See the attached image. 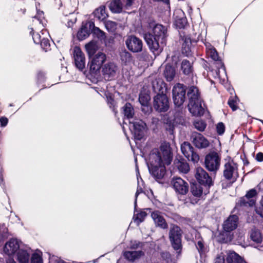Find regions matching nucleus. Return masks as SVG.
<instances>
[{
  "label": "nucleus",
  "instance_id": "c85d7f7f",
  "mask_svg": "<svg viewBox=\"0 0 263 263\" xmlns=\"http://www.w3.org/2000/svg\"><path fill=\"white\" fill-rule=\"evenodd\" d=\"M173 17L176 27L179 29L184 28L187 24V20L184 16L183 12L181 10H177L174 12Z\"/></svg>",
  "mask_w": 263,
  "mask_h": 263
},
{
  "label": "nucleus",
  "instance_id": "e2e57ef3",
  "mask_svg": "<svg viewBox=\"0 0 263 263\" xmlns=\"http://www.w3.org/2000/svg\"><path fill=\"white\" fill-rule=\"evenodd\" d=\"M3 172V168L2 166L0 165V176L2 175Z\"/></svg>",
  "mask_w": 263,
  "mask_h": 263
},
{
  "label": "nucleus",
  "instance_id": "39448f33",
  "mask_svg": "<svg viewBox=\"0 0 263 263\" xmlns=\"http://www.w3.org/2000/svg\"><path fill=\"white\" fill-rule=\"evenodd\" d=\"M238 217L235 215H230L223 222V232L221 234L224 236L223 242H228L233 239V234L231 232L235 230L238 226Z\"/></svg>",
  "mask_w": 263,
  "mask_h": 263
},
{
  "label": "nucleus",
  "instance_id": "423d86ee",
  "mask_svg": "<svg viewBox=\"0 0 263 263\" xmlns=\"http://www.w3.org/2000/svg\"><path fill=\"white\" fill-rule=\"evenodd\" d=\"M221 158L217 152H211L204 159V166L210 172L215 173L219 168Z\"/></svg>",
  "mask_w": 263,
  "mask_h": 263
},
{
  "label": "nucleus",
  "instance_id": "9b49d317",
  "mask_svg": "<svg viewBox=\"0 0 263 263\" xmlns=\"http://www.w3.org/2000/svg\"><path fill=\"white\" fill-rule=\"evenodd\" d=\"M153 106L158 112H165L170 107V102L166 95L163 93H158L154 98Z\"/></svg>",
  "mask_w": 263,
  "mask_h": 263
},
{
  "label": "nucleus",
  "instance_id": "052dcab7",
  "mask_svg": "<svg viewBox=\"0 0 263 263\" xmlns=\"http://www.w3.org/2000/svg\"><path fill=\"white\" fill-rule=\"evenodd\" d=\"M134 0H127L126 3V7L127 8L130 7L133 4Z\"/></svg>",
  "mask_w": 263,
  "mask_h": 263
},
{
  "label": "nucleus",
  "instance_id": "0e129e2a",
  "mask_svg": "<svg viewBox=\"0 0 263 263\" xmlns=\"http://www.w3.org/2000/svg\"><path fill=\"white\" fill-rule=\"evenodd\" d=\"M100 33L102 34V35H104V33H103V32L100 31Z\"/></svg>",
  "mask_w": 263,
  "mask_h": 263
},
{
  "label": "nucleus",
  "instance_id": "f3484780",
  "mask_svg": "<svg viewBox=\"0 0 263 263\" xmlns=\"http://www.w3.org/2000/svg\"><path fill=\"white\" fill-rule=\"evenodd\" d=\"M118 70V68L116 64L109 62L103 66L102 71L105 79L110 81L116 78Z\"/></svg>",
  "mask_w": 263,
  "mask_h": 263
},
{
  "label": "nucleus",
  "instance_id": "58836bf2",
  "mask_svg": "<svg viewBox=\"0 0 263 263\" xmlns=\"http://www.w3.org/2000/svg\"><path fill=\"white\" fill-rule=\"evenodd\" d=\"M146 215V213L143 211H141L140 213H138L137 214L135 213L133 217L134 222L136 223L137 225H139L140 223L144 221Z\"/></svg>",
  "mask_w": 263,
  "mask_h": 263
},
{
  "label": "nucleus",
  "instance_id": "f257e3e1",
  "mask_svg": "<svg viewBox=\"0 0 263 263\" xmlns=\"http://www.w3.org/2000/svg\"><path fill=\"white\" fill-rule=\"evenodd\" d=\"M161 153L157 150L150 153L148 167L150 173L157 179H161L165 174V165H170L172 161V154L169 143L163 142L160 146Z\"/></svg>",
  "mask_w": 263,
  "mask_h": 263
},
{
  "label": "nucleus",
  "instance_id": "603ef678",
  "mask_svg": "<svg viewBox=\"0 0 263 263\" xmlns=\"http://www.w3.org/2000/svg\"><path fill=\"white\" fill-rule=\"evenodd\" d=\"M216 130L218 135H222L225 131V126L222 122L218 123L216 125Z\"/></svg>",
  "mask_w": 263,
  "mask_h": 263
},
{
  "label": "nucleus",
  "instance_id": "72a5a7b5",
  "mask_svg": "<svg viewBox=\"0 0 263 263\" xmlns=\"http://www.w3.org/2000/svg\"><path fill=\"white\" fill-rule=\"evenodd\" d=\"M175 164L179 171L182 173L186 174L190 170L189 164L183 160H175Z\"/></svg>",
  "mask_w": 263,
  "mask_h": 263
},
{
  "label": "nucleus",
  "instance_id": "338daca9",
  "mask_svg": "<svg viewBox=\"0 0 263 263\" xmlns=\"http://www.w3.org/2000/svg\"><path fill=\"white\" fill-rule=\"evenodd\" d=\"M135 161L136 162H137V158L135 159Z\"/></svg>",
  "mask_w": 263,
  "mask_h": 263
},
{
  "label": "nucleus",
  "instance_id": "cd10ccee",
  "mask_svg": "<svg viewBox=\"0 0 263 263\" xmlns=\"http://www.w3.org/2000/svg\"><path fill=\"white\" fill-rule=\"evenodd\" d=\"M94 27L93 22H89L83 24L80 30L78 32L77 37L79 40L82 41L87 37Z\"/></svg>",
  "mask_w": 263,
  "mask_h": 263
},
{
  "label": "nucleus",
  "instance_id": "473e14b6",
  "mask_svg": "<svg viewBox=\"0 0 263 263\" xmlns=\"http://www.w3.org/2000/svg\"><path fill=\"white\" fill-rule=\"evenodd\" d=\"M109 8L113 13H120L123 8L121 0H112L109 4Z\"/></svg>",
  "mask_w": 263,
  "mask_h": 263
},
{
  "label": "nucleus",
  "instance_id": "4be33fe9",
  "mask_svg": "<svg viewBox=\"0 0 263 263\" xmlns=\"http://www.w3.org/2000/svg\"><path fill=\"white\" fill-rule=\"evenodd\" d=\"M180 37L182 42V53L186 56H189L191 51V45L193 41H192L190 36L186 34L185 31L179 32Z\"/></svg>",
  "mask_w": 263,
  "mask_h": 263
},
{
  "label": "nucleus",
  "instance_id": "7ed1b4c3",
  "mask_svg": "<svg viewBox=\"0 0 263 263\" xmlns=\"http://www.w3.org/2000/svg\"><path fill=\"white\" fill-rule=\"evenodd\" d=\"M187 96L189 98L188 108L190 112L194 116H201L204 114V108L202 106V100L199 90L194 86L188 88Z\"/></svg>",
  "mask_w": 263,
  "mask_h": 263
},
{
  "label": "nucleus",
  "instance_id": "a211bd4d",
  "mask_svg": "<svg viewBox=\"0 0 263 263\" xmlns=\"http://www.w3.org/2000/svg\"><path fill=\"white\" fill-rule=\"evenodd\" d=\"M191 141L195 147L198 148H205L210 145L209 140L201 134L194 132L191 136Z\"/></svg>",
  "mask_w": 263,
  "mask_h": 263
},
{
  "label": "nucleus",
  "instance_id": "ea45409f",
  "mask_svg": "<svg viewBox=\"0 0 263 263\" xmlns=\"http://www.w3.org/2000/svg\"><path fill=\"white\" fill-rule=\"evenodd\" d=\"M191 192L194 196L200 197L203 192V187L201 184H193L191 187Z\"/></svg>",
  "mask_w": 263,
  "mask_h": 263
},
{
  "label": "nucleus",
  "instance_id": "4d7b16f0",
  "mask_svg": "<svg viewBox=\"0 0 263 263\" xmlns=\"http://www.w3.org/2000/svg\"><path fill=\"white\" fill-rule=\"evenodd\" d=\"M143 192V189L141 187H138L137 192L135 194V200L134 203L135 209H136L137 206V198L138 196Z\"/></svg>",
  "mask_w": 263,
  "mask_h": 263
},
{
  "label": "nucleus",
  "instance_id": "a19ab883",
  "mask_svg": "<svg viewBox=\"0 0 263 263\" xmlns=\"http://www.w3.org/2000/svg\"><path fill=\"white\" fill-rule=\"evenodd\" d=\"M120 58L125 64L130 62L132 60V54L126 50H123L120 52Z\"/></svg>",
  "mask_w": 263,
  "mask_h": 263
},
{
  "label": "nucleus",
  "instance_id": "20e7f679",
  "mask_svg": "<svg viewBox=\"0 0 263 263\" xmlns=\"http://www.w3.org/2000/svg\"><path fill=\"white\" fill-rule=\"evenodd\" d=\"M33 25H34L36 30H39L42 29L41 32L43 35V37L41 43V47L47 51L50 49V43L47 36L49 35L48 32L43 29L46 25V21L44 16V12L42 11H37L36 15L33 17Z\"/></svg>",
  "mask_w": 263,
  "mask_h": 263
},
{
  "label": "nucleus",
  "instance_id": "ddd939ff",
  "mask_svg": "<svg viewBox=\"0 0 263 263\" xmlns=\"http://www.w3.org/2000/svg\"><path fill=\"white\" fill-rule=\"evenodd\" d=\"M106 59V55L101 52L97 53L91 58L90 62L88 64L90 72L93 74L97 73L105 61Z\"/></svg>",
  "mask_w": 263,
  "mask_h": 263
},
{
  "label": "nucleus",
  "instance_id": "13d9d810",
  "mask_svg": "<svg viewBox=\"0 0 263 263\" xmlns=\"http://www.w3.org/2000/svg\"><path fill=\"white\" fill-rule=\"evenodd\" d=\"M8 122V120L7 118L3 117L0 118V123H1V126H2V127L6 126L7 125Z\"/></svg>",
  "mask_w": 263,
  "mask_h": 263
},
{
  "label": "nucleus",
  "instance_id": "8fccbe9b",
  "mask_svg": "<svg viewBox=\"0 0 263 263\" xmlns=\"http://www.w3.org/2000/svg\"><path fill=\"white\" fill-rule=\"evenodd\" d=\"M143 245V242L136 240H132L130 241L129 248L132 250H136L138 248H142Z\"/></svg>",
  "mask_w": 263,
  "mask_h": 263
},
{
  "label": "nucleus",
  "instance_id": "7c9ffc66",
  "mask_svg": "<svg viewBox=\"0 0 263 263\" xmlns=\"http://www.w3.org/2000/svg\"><path fill=\"white\" fill-rule=\"evenodd\" d=\"M123 112L124 115V122L126 123V120L128 122L133 120L135 115L134 109L131 104L126 103L122 107Z\"/></svg>",
  "mask_w": 263,
  "mask_h": 263
},
{
  "label": "nucleus",
  "instance_id": "f8f14e48",
  "mask_svg": "<svg viewBox=\"0 0 263 263\" xmlns=\"http://www.w3.org/2000/svg\"><path fill=\"white\" fill-rule=\"evenodd\" d=\"M129 128L133 129L134 136L136 140H140L144 136L146 124L142 120L134 119L129 122Z\"/></svg>",
  "mask_w": 263,
  "mask_h": 263
},
{
  "label": "nucleus",
  "instance_id": "37998d69",
  "mask_svg": "<svg viewBox=\"0 0 263 263\" xmlns=\"http://www.w3.org/2000/svg\"><path fill=\"white\" fill-rule=\"evenodd\" d=\"M64 21L67 22L66 26L68 27H71L77 21L76 14L73 13L69 14L65 17Z\"/></svg>",
  "mask_w": 263,
  "mask_h": 263
},
{
  "label": "nucleus",
  "instance_id": "49530a36",
  "mask_svg": "<svg viewBox=\"0 0 263 263\" xmlns=\"http://www.w3.org/2000/svg\"><path fill=\"white\" fill-rule=\"evenodd\" d=\"M8 236V230L7 228L4 224H0V242L7 238Z\"/></svg>",
  "mask_w": 263,
  "mask_h": 263
},
{
  "label": "nucleus",
  "instance_id": "9d476101",
  "mask_svg": "<svg viewBox=\"0 0 263 263\" xmlns=\"http://www.w3.org/2000/svg\"><path fill=\"white\" fill-rule=\"evenodd\" d=\"M223 176L228 180L234 182L238 177V165L233 160L225 163L223 170Z\"/></svg>",
  "mask_w": 263,
  "mask_h": 263
},
{
  "label": "nucleus",
  "instance_id": "aec40b11",
  "mask_svg": "<svg viewBox=\"0 0 263 263\" xmlns=\"http://www.w3.org/2000/svg\"><path fill=\"white\" fill-rule=\"evenodd\" d=\"M171 183L176 193L181 195H185L188 192V184L182 178L180 177L174 178Z\"/></svg>",
  "mask_w": 263,
  "mask_h": 263
},
{
  "label": "nucleus",
  "instance_id": "5fc2aeb1",
  "mask_svg": "<svg viewBox=\"0 0 263 263\" xmlns=\"http://www.w3.org/2000/svg\"><path fill=\"white\" fill-rule=\"evenodd\" d=\"M85 47L89 54L91 53H93L95 50V46L93 43L91 42L89 43L86 45Z\"/></svg>",
  "mask_w": 263,
  "mask_h": 263
},
{
  "label": "nucleus",
  "instance_id": "b1692460",
  "mask_svg": "<svg viewBox=\"0 0 263 263\" xmlns=\"http://www.w3.org/2000/svg\"><path fill=\"white\" fill-rule=\"evenodd\" d=\"M32 250L31 248L24 245H22L16 253L17 259L19 263H29Z\"/></svg>",
  "mask_w": 263,
  "mask_h": 263
},
{
  "label": "nucleus",
  "instance_id": "393cba45",
  "mask_svg": "<svg viewBox=\"0 0 263 263\" xmlns=\"http://www.w3.org/2000/svg\"><path fill=\"white\" fill-rule=\"evenodd\" d=\"M256 194V191L255 190H250L244 197L239 199L237 204H239L241 206H253L255 203V200L253 199V197Z\"/></svg>",
  "mask_w": 263,
  "mask_h": 263
},
{
  "label": "nucleus",
  "instance_id": "2eb2a0df",
  "mask_svg": "<svg viewBox=\"0 0 263 263\" xmlns=\"http://www.w3.org/2000/svg\"><path fill=\"white\" fill-rule=\"evenodd\" d=\"M127 49L134 53L140 52L142 51L143 42L141 40L135 35H129L125 41Z\"/></svg>",
  "mask_w": 263,
  "mask_h": 263
},
{
  "label": "nucleus",
  "instance_id": "09e8293b",
  "mask_svg": "<svg viewBox=\"0 0 263 263\" xmlns=\"http://www.w3.org/2000/svg\"><path fill=\"white\" fill-rule=\"evenodd\" d=\"M237 100L238 98L236 96L235 97H232L229 99L228 104L233 111L236 110L237 108Z\"/></svg>",
  "mask_w": 263,
  "mask_h": 263
},
{
  "label": "nucleus",
  "instance_id": "a878e982",
  "mask_svg": "<svg viewBox=\"0 0 263 263\" xmlns=\"http://www.w3.org/2000/svg\"><path fill=\"white\" fill-rule=\"evenodd\" d=\"M194 242L196 249L201 256L205 255L208 252V247L199 232H195Z\"/></svg>",
  "mask_w": 263,
  "mask_h": 263
},
{
  "label": "nucleus",
  "instance_id": "6ab92c4d",
  "mask_svg": "<svg viewBox=\"0 0 263 263\" xmlns=\"http://www.w3.org/2000/svg\"><path fill=\"white\" fill-rule=\"evenodd\" d=\"M73 60L76 67L79 70L82 71L85 66V58L81 49L77 46L73 48Z\"/></svg>",
  "mask_w": 263,
  "mask_h": 263
},
{
  "label": "nucleus",
  "instance_id": "de8ad7c7",
  "mask_svg": "<svg viewBox=\"0 0 263 263\" xmlns=\"http://www.w3.org/2000/svg\"><path fill=\"white\" fill-rule=\"evenodd\" d=\"M194 125L196 129L200 132H203L205 129L206 125L204 121L197 120L194 122Z\"/></svg>",
  "mask_w": 263,
  "mask_h": 263
},
{
  "label": "nucleus",
  "instance_id": "4468645a",
  "mask_svg": "<svg viewBox=\"0 0 263 263\" xmlns=\"http://www.w3.org/2000/svg\"><path fill=\"white\" fill-rule=\"evenodd\" d=\"M214 263H247V262L234 251H230L227 255L226 260L222 254L217 255Z\"/></svg>",
  "mask_w": 263,
  "mask_h": 263
},
{
  "label": "nucleus",
  "instance_id": "5701e85b",
  "mask_svg": "<svg viewBox=\"0 0 263 263\" xmlns=\"http://www.w3.org/2000/svg\"><path fill=\"white\" fill-rule=\"evenodd\" d=\"M206 47V54L212 60L216 62V67L218 69L222 68L223 64L219 59L218 53L216 49L209 42L204 43Z\"/></svg>",
  "mask_w": 263,
  "mask_h": 263
},
{
  "label": "nucleus",
  "instance_id": "f03ea898",
  "mask_svg": "<svg viewBox=\"0 0 263 263\" xmlns=\"http://www.w3.org/2000/svg\"><path fill=\"white\" fill-rule=\"evenodd\" d=\"M148 28L152 30V32L145 33L144 39L151 51L155 55H159L166 44L167 28L155 22H149Z\"/></svg>",
  "mask_w": 263,
  "mask_h": 263
},
{
  "label": "nucleus",
  "instance_id": "79ce46f5",
  "mask_svg": "<svg viewBox=\"0 0 263 263\" xmlns=\"http://www.w3.org/2000/svg\"><path fill=\"white\" fill-rule=\"evenodd\" d=\"M150 100V97L149 95L146 94L140 93L139 95V101L142 106L146 107L147 109H148V107L147 104Z\"/></svg>",
  "mask_w": 263,
  "mask_h": 263
},
{
  "label": "nucleus",
  "instance_id": "680f3d73",
  "mask_svg": "<svg viewBox=\"0 0 263 263\" xmlns=\"http://www.w3.org/2000/svg\"><path fill=\"white\" fill-rule=\"evenodd\" d=\"M6 263H15V262L13 258H10L7 259Z\"/></svg>",
  "mask_w": 263,
  "mask_h": 263
},
{
  "label": "nucleus",
  "instance_id": "c03bdc74",
  "mask_svg": "<svg viewBox=\"0 0 263 263\" xmlns=\"http://www.w3.org/2000/svg\"><path fill=\"white\" fill-rule=\"evenodd\" d=\"M31 263H43L42 253L37 251L32 253L31 257Z\"/></svg>",
  "mask_w": 263,
  "mask_h": 263
},
{
  "label": "nucleus",
  "instance_id": "0eeeda50",
  "mask_svg": "<svg viewBox=\"0 0 263 263\" xmlns=\"http://www.w3.org/2000/svg\"><path fill=\"white\" fill-rule=\"evenodd\" d=\"M186 87L183 84L177 83L172 90L173 100L176 107H180L186 100Z\"/></svg>",
  "mask_w": 263,
  "mask_h": 263
},
{
  "label": "nucleus",
  "instance_id": "bf43d9fd",
  "mask_svg": "<svg viewBox=\"0 0 263 263\" xmlns=\"http://www.w3.org/2000/svg\"><path fill=\"white\" fill-rule=\"evenodd\" d=\"M256 159L257 161L261 162L263 161V153L259 152L256 155Z\"/></svg>",
  "mask_w": 263,
  "mask_h": 263
},
{
  "label": "nucleus",
  "instance_id": "412c9836",
  "mask_svg": "<svg viewBox=\"0 0 263 263\" xmlns=\"http://www.w3.org/2000/svg\"><path fill=\"white\" fill-rule=\"evenodd\" d=\"M23 245L17 239H11L5 245L4 252L9 256L14 255L17 253Z\"/></svg>",
  "mask_w": 263,
  "mask_h": 263
},
{
  "label": "nucleus",
  "instance_id": "bb28decb",
  "mask_svg": "<svg viewBox=\"0 0 263 263\" xmlns=\"http://www.w3.org/2000/svg\"><path fill=\"white\" fill-rule=\"evenodd\" d=\"M250 241L252 242V245L259 246L262 242L263 236L260 230L256 228H252L248 234Z\"/></svg>",
  "mask_w": 263,
  "mask_h": 263
},
{
  "label": "nucleus",
  "instance_id": "69168bd1",
  "mask_svg": "<svg viewBox=\"0 0 263 263\" xmlns=\"http://www.w3.org/2000/svg\"><path fill=\"white\" fill-rule=\"evenodd\" d=\"M9 106H13V104H10Z\"/></svg>",
  "mask_w": 263,
  "mask_h": 263
},
{
  "label": "nucleus",
  "instance_id": "6e6d98bb",
  "mask_svg": "<svg viewBox=\"0 0 263 263\" xmlns=\"http://www.w3.org/2000/svg\"><path fill=\"white\" fill-rule=\"evenodd\" d=\"M260 204L262 209H257L256 210V212L257 214L259 215L261 217H263V196L262 197L260 201Z\"/></svg>",
  "mask_w": 263,
  "mask_h": 263
},
{
  "label": "nucleus",
  "instance_id": "774afa93",
  "mask_svg": "<svg viewBox=\"0 0 263 263\" xmlns=\"http://www.w3.org/2000/svg\"><path fill=\"white\" fill-rule=\"evenodd\" d=\"M41 74H42V73H39V75H41Z\"/></svg>",
  "mask_w": 263,
  "mask_h": 263
},
{
  "label": "nucleus",
  "instance_id": "dca6fc26",
  "mask_svg": "<svg viewBox=\"0 0 263 263\" xmlns=\"http://www.w3.org/2000/svg\"><path fill=\"white\" fill-rule=\"evenodd\" d=\"M181 150L189 161H192L194 163H197L199 161V155L194 151V147L189 142H184L181 145Z\"/></svg>",
  "mask_w": 263,
  "mask_h": 263
},
{
  "label": "nucleus",
  "instance_id": "e433bc0d",
  "mask_svg": "<svg viewBox=\"0 0 263 263\" xmlns=\"http://www.w3.org/2000/svg\"><path fill=\"white\" fill-rule=\"evenodd\" d=\"M164 75L167 81H171L175 75L174 68L170 65H167L164 71Z\"/></svg>",
  "mask_w": 263,
  "mask_h": 263
},
{
  "label": "nucleus",
  "instance_id": "2f4dec72",
  "mask_svg": "<svg viewBox=\"0 0 263 263\" xmlns=\"http://www.w3.org/2000/svg\"><path fill=\"white\" fill-rule=\"evenodd\" d=\"M144 255L142 251H128L124 253V257L129 261H134Z\"/></svg>",
  "mask_w": 263,
  "mask_h": 263
},
{
  "label": "nucleus",
  "instance_id": "f704fd0d",
  "mask_svg": "<svg viewBox=\"0 0 263 263\" xmlns=\"http://www.w3.org/2000/svg\"><path fill=\"white\" fill-rule=\"evenodd\" d=\"M152 84L153 90L155 92L160 93L159 92H161L163 93V89L165 86V84L161 79H156L152 81Z\"/></svg>",
  "mask_w": 263,
  "mask_h": 263
},
{
  "label": "nucleus",
  "instance_id": "864d4df0",
  "mask_svg": "<svg viewBox=\"0 0 263 263\" xmlns=\"http://www.w3.org/2000/svg\"><path fill=\"white\" fill-rule=\"evenodd\" d=\"M49 263H69L65 261L57 256H52L49 258Z\"/></svg>",
  "mask_w": 263,
  "mask_h": 263
},
{
  "label": "nucleus",
  "instance_id": "3c124183",
  "mask_svg": "<svg viewBox=\"0 0 263 263\" xmlns=\"http://www.w3.org/2000/svg\"><path fill=\"white\" fill-rule=\"evenodd\" d=\"M105 27L109 31L112 32L116 29V23L112 21H108L105 24Z\"/></svg>",
  "mask_w": 263,
  "mask_h": 263
},
{
  "label": "nucleus",
  "instance_id": "6e6552de",
  "mask_svg": "<svg viewBox=\"0 0 263 263\" xmlns=\"http://www.w3.org/2000/svg\"><path fill=\"white\" fill-rule=\"evenodd\" d=\"M169 238L172 247L174 250L180 252L182 249V231L177 226H172L169 232Z\"/></svg>",
  "mask_w": 263,
  "mask_h": 263
},
{
  "label": "nucleus",
  "instance_id": "4c0bfd02",
  "mask_svg": "<svg viewBox=\"0 0 263 263\" xmlns=\"http://www.w3.org/2000/svg\"><path fill=\"white\" fill-rule=\"evenodd\" d=\"M181 68L183 73L185 75H190L192 73L193 67L191 63L186 60L182 61Z\"/></svg>",
  "mask_w": 263,
  "mask_h": 263
},
{
  "label": "nucleus",
  "instance_id": "c756f323",
  "mask_svg": "<svg viewBox=\"0 0 263 263\" xmlns=\"http://www.w3.org/2000/svg\"><path fill=\"white\" fill-rule=\"evenodd\" d=\"M151 217L153 218L156 226L162 229L167 228V223L164 217L161 215V213L158 211H155L152 213Z\"/></svg>",
  "mask_w": 263,
  "mask_h": 263
},
{
  "label": "nucleus",
  "instance_id": "1a4fd4ad",
  "mask_svg": "<svg viewBox=\"0 0 263 263\" xmlns=\"http://www.w3.org/2000/svg\"><path fill=\"white\" fill-rule=\"evenodd\" d=\"M195 178L200 184L206 188L204 192V194L206 195L209 193L208 189L213 184L211 177L203 168L198 167L196 170Z\"/></svg>",
  "mask_w": 263,
  "mask_h": 263
},
{
  "label": "nucleus",
  "instance_id": "c9c22d12",
  "mask_svg": "<svg viewBox=\"0 0 263 263\" xmlns=\"http://www.w3.org/2000/svg\"><path fill=\"white\" fill-rule=\"evenodd\" d=\"M93 14L95 17L98 20L101 21L104 20L107 16V14L105 11V7L102 6L96 9L93 12Z\"/></svg>",
  "mask_w": 263,
  "mask_h": 263
},
{
  "label": "nucleus",
  "instance_id": "a18cd8bd",
  "mask_svg": "<svg viewBox=\"0 0 263 263\" xmlns=\"http://www.w3.org/2000/svg\"><path fill=\"white\" fill-rule=\"evenodd\" d=\"M30 34L32 36V39L34 41V43L36 44H39L41 43L43 35L41 31L40 32H34V30L32 29L31 31L30 32Z\"/></svg>",
  "mask_w": 263,
  "mask_h": 263
}]
</instances>
